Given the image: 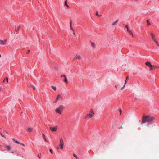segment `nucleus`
Wrapping results in <instances>:
<instances>
[{
  "mask_svg": "<svg viewBox=\"0 0 159 159\" xmlns=\"http://www.w3.org/2000/svg\"><path fill=\"white\" fill-rule=\"evenodd\" d=\"M20 144H21L23 146H25V145L24 144H23V143H20Z\"/></svg>",
  "mask_w": 159,
  "mask_h": 159,
  "instance_id": "36",
  "label": "nucleus"
},
{
  "mask_svg": "<svg viewBox=\"0 0 159 159\" xmlns=\"http://www.w3.org/2000/svg\"><path fill=\"white\" fill-rule=\"evenodd\" d=\"M66 6L67 7V8H68V9H70V7L68 6V5H67V6Z\"/></svg>",
  "mask_w": 159,
  "mask_h": 159,
  "instance_id": "38",
  "label": "nucleus"
},
{
  "mask_svg": "<svg viewBox=\"0 0 159 159\" xmlns=\"http://www.w3.org/2000/svg\"><path fill=\"white\" fill-rule=\"evenodd\" d=\"M52 131H55L56 130H51Z\"/></svg>",
  "mask_w": 159,
  "mask_h": 159,
  "instance_id": "42",
  "label": "nucleus"
},
{
  "mask_svg": "<svg viewBox=\"0 0 159 159\" xmlns=\"http://www.w3.org/2000/svg\"><path fill=\"white\" fill-rule=\"evenodd\" d=\"M61 99V100H62V98L60 94H58L56 100H58L59 99Z\"/></svg>",
  "mask_w": 159,
  "mask_h": 159,
  "instance_id": "10",
  "label": "nucleus"
},
{
  "mask_svg": "<svg viewBox=\"0 0 159 159\" xmlns=\"http://www.w3.org/2000/svg\"><path fill=\"white\" fill-rule=\"evenodd\" d=\"M20 26H19V27H18V29H17V31H18L19 30V29H20Z\"/></svg>",
  "mask_w": 159,
  "mask_h": 159,
  "instance_id": "35",
  "label": "nucleus"
},
{
  "mask_svg": "<svg viewBox=\"0 0 159 159\" xmlns=\"http://www.w3.org/2000/svg\"><path fill=\"white\" fill-rule=\"evenodd\" d=\"M128 32L130 34L132 35V36L133 37V36H134L132 32L131 31L129 30Z\"/></svg>",
  "mask_w": 159,
  "mask_h": 159,
  "instance_id": "17",
  "label": "nucleus"
},
{
  "mask_svg": "<svg viewBox=\"0 0 159 159\" xmlns=\"http://www.w3.org/2000/svg\"><path fill=\"white\" fill-rule=\"evenodd\" d=\"M60 144L59 146L60 147V148L61 149H63V146L64 145V143L63 142V140L62 138H61L60 140Z\"/></svg>",
  "mask_w": 159,
  "mask_h": 159,
  "instance_id": "4",
  "label": "nucleus"
},
{
  "mask_svg": "<svg viewBox=\"0 0 159 159\" xmlns=\"http://www.w3.org/2000/svg\"><path fill=\"white\" fill-rule=\"evenodd\" d=\"M64 5L66 6H67V0H66V1H65V3H64Z\"/></svg>",
  "mask_w": 159,
  "mask_h": 159,
  "instance_id": "25",
  "label": "nucleus"
},
{
  "mask_svg": "<svg viewBox=\"0 0 159 159\" xmlns=\"http://www.w3.org/2000/svg\"><path fill=\"white\" fill-rule=\"evenodd\" d=\"M64 109V106L63 105H60L58 108L55 109V111L57 113H58L59 114H61Z\"/></svg>",
  "mask_w": 159,
  "mask_h": 159,
  "instance_id": "2",
  "label": "nucleus"
},
{
  "mask_svg": "<svg viewBox=\"0 0 159 159\" xmlns=\"http://www.w3.org/2000/svg\"><path fill=\"white\" fill-rule=\"evenodd\" d=\"M28 129H31L30 128H29Z\"/></svg>",
  "mask_w": 159,
  "mask_h": 159,
  "instance_id": "47",
  "label": "nucleus"
},
{
  "mask_svg": "<svg viewBox=\"0 0 159 159\" xmlns=\"http://www.w3.org/2000/svg\"><path fill=\"white\" fill-rule=\"evenodd\" d=\"M129 79V76H127V77H126V79L125 80H126V81H127V80H128V79Z\"/></svg>",
  "mask_w": 159,
  "mask_h": 159,
  "instance_id": "34",
  "label": "nucleus"
},
{
  "mask_svg": "<svg viewBox=\"0 0 159 159\" xmlns=\"http://www.w3.org/2000/svg\"><path fill=\"white\" fill-rule=\"evenodd\" d=\"M118 86V85H115V87L116 89L117 88V86Z\"/></svg>",
  "mask_w": 159,
  "mask_h": 159,
  "instance_id": "39",
  "label": "nucleus"
},
{
  "mask_svg": "<svg viewBox=\"0 0 159 159\" xmlns=\"http://www.w3.org/2000/svg\"><path fill=\"white\" fill-rule=\"evenodd\" d=\"M82 59L81 57V56L79 55L78 54H77L74 57L73 59L74 60L78 59L79 60H80Z\"/></svg>",
  "mask_w": 159,
  "mask_h": 159,
  "instance_id": "5",
  "label": "nucleus"
},
{
  "mask_svg": "<svg viewBox=\"0 0 159 159\" xmlns=\"http://www.w3.org/2000/svg\"><path fill=\"white\" fill-rule=\"evenodd\" d=\"M72 21H71L70 24V28L71 30H73L74 29H73L72 26Z\"/></svg>",
  "mask_w": 159,
  "mask_h": 159,
  "instance_id": "18",
  "label": "nucleus"
},
{
  "mask_svg": "<svg viewBox=\"0 0 159 159\" xmlns=\"http://www.w3.org/2000/svg\"><path fill=\"white\" fill-rule=\"evenodd\" d=\"M73 32V34H74V35L75 36L76 35V33H75V30L74 29H73V30H72Z\"/></svg>",
  "mask_w": 159,
  "mask_h": 159,
  "instance_id": "23",
  "label": "nucleus"
},
{
  "mask_svg": "<svg viewBox=\"0 0 159 159\" xmlns=\"http://www.w3.org/2000/svg\"><path fill=\"white\" fill-rule=\"evenodd\" d=\"M127 81H126V80H125V84H124V86H123V87H122L121 88V90H122L123 89L125 88V85L127 83Z\"/></svg>",
  "mask_w": 159,
  "mask_h": 159,
  "instance_id": "16",
  "label": "nucleus"
},
{
  "mask_svg": "<svg viewBox=\"0 0 159 159\" xmlns=\"http://www.w3.org/2000/svg\"><path fill=\"white\" fill-rule=\"evenodd\" d=\"M73 156L74 157H76L77 159H78V157L76 156V155L75 154H73Z\"/></svg>",
  "mask_w": 159,
  "mask_h": 159,
  "instance_id": "24",
  "label": "nucleus"
},
{
  "mask_svg": "<svg viewBox=\"0 0 159 159\" xmlns=\"http://www.w3.org/2000/svg\"><path fill=\"white\" fill-rule=\"evenodd\" d=\"M150 35L151 36V37H152V40L154 41H156V40H157L155 38V35L153 34V33L152 32L150 33Z\"/></svg>",
  "mask_w": 159,
  "mask_h": 159,
  "instance_id": "8",
  "label": "nucleus"
},
{
  "mask_svg": "<svg viewBox=\"0 0 159 159\" xmlns=\"http://www.w3.org/2000/svg\"><path fill=\"white\" fill-rule=\"evenodd\" d=\"M58 127L57 126H56L53 127H50V129H57L58 128Z\"/></svg>",
  "mask_w": 159,
  "mask_h": 159,
  "instance_id": "15",
  "label": "nucleus"
},
{
  "mask_svg": "<svg viewBox=\"0 0 159 159\" xmlns=\"http://www.w3.org/2000/svg\"><path fill=\"white\" fill-rule=\"evenodd\" d=\"M91 45H92V47L94 48H95V44L93 43H91Z\"/></svg>",
  "mask_w": 159,
  "mask_h": 159,
  "instance_id": "19",
  "label": "nucleus"
},
{
  "mask_svg": "<svg viewBox=\"0 0 159 159\" xmlns=\"http://www.w3.org/2000/svg\"><path fill=\"white\" fill-rule=\"evenodd\" d=\"M4 147L6 148L7 150L8 151H10L11 150V148L10 145L5 146Z\"/></svg>",
  "mask_w": 159,
  "mask_h": 159,
  "instance_id": "11",
  "label": "nucleus"
},
{
  "mask_svg": "<svg viewBox=\"0 0 159 159\" xmlns=\"http://www.w3.org/2000/svg\"><path fill=\"white\" fill-rule=\"evenodd\" d=\"M1 134L2 136L4 137V136L1 133Z\"/></svg>",
  "mask_w": 159,
  "mask_h": 159,
  "instance_id": "41",
  "label": "nucleus"
},
{
  "mask_svg": "<svg viewBox=\"0 0 159 159\" xmlns=\"http://www.w3.org/2000/svg\"><path fill=\"white\" fill-rule=\"evenodd\" d=\"M96 15L97 16H99V17L101 16V15H99L97 13H96Z\"/></svg>",
  "mask_w": 159,
  "mask_h": 159,
  "instance_id": "31",
  "label": "nucleus"
},
{
  "mask_svg": "<svg viewBox=\"0 0 159 159\" xmlns=\"http://www.w3.org/2000/svg\"><path fill=\"white\" fill-rule=\"evenodd\" d=\"M31 130H29V132H31V131H32Z\"/></svg>",
  "mask_w": 159,
  "mask_h": 159,
  "instance_id": "43",
  "label": "nucleus"
},
{
  "mask_svg": "<svg viewBox=\"0 0 159 159\" xmlns=\"http://www.w3.org/2000/svg\"><path fill=\"white\" fill-rule=\"evenodd\" d=\"M125 27L127 28V31H129V30L128 28V27L127 25H126L125 26Z\"/></svg>",
  "mask_w": 159,
  "mask_h": 159,
  "instance_id": "22",
  "label": "nucleus"
},
{
  "mask_svg": "<svg viewBox=\"0 0 159 159\" xmlns=\"http://www.w3.org/2000/svg\"><path fill=\"white\" fill-rule=\"evenodd\" d=\"M156 66L155 65H151L149 67L150 68L149 70L150 71L152 70H153L155 69Z\"/></svg>",
  "mask_w": 159,
  "mask_h": 159,
  "instance_id": "9",
  "label": "nucleus"
},
{
  "mask_svg": "<svg viewBox=\"0 0 159 159\" xmlns=\"http://www.w3.org/2000/svg\"><path fill=\"white\" fill-rule=\"evenodd\" d=\"M12 140L14 141L16 143H17V144H20V143L19 142H18L15 139H14V138H13L12 139Z\"/></svg>",
  "mask_w": 159,
  "mask_h": 159,
  "instance_id": "13",
  "label": "nucleus"
},
{
  "mask_svg": "<svg viewBox=\"0 0 159 159\" xmlns=\"http://www.w3.org/2000/svg\"><path fill=\"white\" fill-rule=\"evenodd\" d=\"M7 39H5L4 41L0 40V44L1 45H5L7 42Z\"/></svg>",
  "mask_w": 159,
  "mask_h": 159,
  "instance_id": "7",
  "label": "nucleus"
},
{
  "mask_svg": "<svg viewBox=\"0 0 159 159\" xmlns=\"http://www.w3.org/2000/svg\"><path fill=\"white\" fill-rule=\"evenodd\" d=\"M41 155V154H40V155H38V157L39 158H41V157H40V155Z\"/></svg>",
  "mask_w": 159,
  "mask_h": 159,
  "instance_id": "37",
  "label": "nucleus"
},
{
  "mask_svg": "<svg viewBox=\"0 0 159 159\" xmlns=\"http://www.w3.org/2000/svg\"><path fill=\"white\" fill-rule=\"evenodd\" d=\"M147 22L148 25H148H150L151 24L148 20H147Z\"/></svg>",
  "mask_w": 159,
  "mask_h": 159,
  "instance_id": "21",
  "label": "nucleus"
},
{
  "mask_svg": "<svg viewBox=\"0 0 159 159\" xmlns=\"http://www.w3.org/2000/svg\"><path fill=\"white\" fill-rule=\"evenodd\" d=\"M43 136L44 137H44H45V135H44V134H43Z\"/></svg>",
  "mask_w": 159,
  "mask_h": 159,
  "instance_id": "44",
  "label": "nucleus"
},
{
  "mask_svg": "<svg viewBox=\"0 0 159 159\" xmlns=\"http://www.w3.org/2000/svg\"><path fill=\"white\" fill-rule=\"evenodd\" d=\"M154 118L153 116L143 115L142 117V124H144L146 122L153 123Z\"/></svg>",
  "mask_w": 159,
  "mask_h": 159,
  "instance_id": "1",
  "label": "nucleus"
},
{
  "mask_svg": "<svg viewBox=\"0 0 159 159\" xmlns=\"http://www.w3.org/2000/svg\"><path fill=\"white\" fill-rule=\"evenodd\" d=\"M119 111L120 112V115L121 114V113H122V110H121L120 109V110H119Z\"/></svg>",
  "mask_w": 159,
  "mask_h": 159,
  "instance_id": "29",
  "label": "nucleus"
},
{
  "mask_svg": "<svg viewBox=\"0 0 159 159\" xmlns=\"http://www.w3.org/2000/svg\"><path fill=\"white\" fill-rule=\"evenodd\" d=\"M61 77H63L64 78L63 80L64 81L66 84H68V80L66 76L64 75H61Z\"/></svg>",
  "mask_w": 159,
  "mask_h": 159,
  "instance_id": "6",
  "label": "nucleus"
},
{
  "mask_svg": "<svg viewBox=\"0 0 159 159\" xmlns=\"http://www.w3.org/2000/svg\"><path fill=\"white\" fill-rule=\"evenodd\" d=\"M30 52V51L29 50H28L27 52H26V54H29Z\"/></svg>",
  "mask_w": 159,
  "mask_h": 159,
  "instance_id": "28",
  "label": "nucleus"
},
{
  "mask_svg": "<svg viewBox=\"0 0 159 159\" xmlns=\"http://www.w3.org/2000/svg\"><path fill=\"white\" fill-rule=\"evenodd\" d=\"M44 140H45V141L46 142H47V139H46V138L45 137H44Z\"/></svg>",
  "mask_w": 159,
  "mask_h": 159,
  "instance_id": "32",
  "label": "nucleus"
},
{
  "mask_svg": "<svg viewBox=\"0 0 159 159\" xmlns=\"http://www.w3.org/2000/svg\"><path fill=\"white\" fill-rule=\"evenodd\" d=\"M6 80H7V82H8V78L7 77L6 78Z\"/></svg>",
  "mask_w": 159,
  "mask_h": 159,
  "instance_id": "33",
  "label": "nucleus"
},
{
  "mask_svg": "<svg viewBox=\"0 0 159 159\" xmlns=\"http://www.w3.org/2000/svg\"><path fill=\"white\" fill-rule=\"evenodd\" d=\"M30 87H33V89L34 90H35V89H36V88H35V87H34V86H32L31 85H30Z\"/></svg>",
  "mask_w": 159,
  "mask_h": 159,
  "instance_id": "27",
  "label": "nucleus"
},
{
  "mask_svg": "<svg viewBox=\"0 0 159 159\" xmlns=\"http://www.w3.org/2000/svg\"><path fill=\"white\" fill-rule=\"evenodd\" d=\"M51 87L54 90H56L57 88L56 87L54 86H52Z\"/></svg>",
  "mask_w": 159,
  "mask_h": 159,
  "instance_id": "20",
  "label": "nucleus"
},
{
  "mask_svg": "<svg viewBox=\"0 0 159 159\" xmlns=\"http://www.w3.org/2000/svg\"><path fill=\"white\" fill-rule=\"evenodd\" d=\"M118 19H117L116 20L113 22L112 24V25H116V23L118 22Z\"/></svg>",
  "mask_w": 159,
  "mask_h": 159,
  "instance_id": "14",
  "label": "nucleus"
},
{
  "mask_svg": "<svg viewBox=\"0 0 159 159\" xmlns=\"http://www.w3.org/2000/svg\"><path fill=\"white\" fill-rule=\"evenodd\" d=\"M145 64L148 66L149 67L152 65L151 64L150 62L149 61H147L145 63Z\"/></svg>",
  "mask_w": 159,
  "mask_h": 159,
  "instance_id": "12",
  "label": "nucleus"
},
{
  "mask_svg": "<svg viewBox=\"0 0 159 159\" xmlns=\"http://www.w3.org/2000/svg\"><path fill=\"white\" fill-rule=\"evenodd\" d=\"M155 43L157 44V46H159V44H158V41L156 40V41H154Z\"/></svg>",
  "mask_w": 159,
  "mask_h": 159,
  "instance_id": "26",
  "label": "nucleus"
},
{
  "mask_svg": "<svg viewBox=\"0 0 159 159\" xmlns=\"http://www.w3.org/2000/svg\"><path fill=\"white\" fill-rule=\"evenodd\" d=\"M57 101H58V100H56H56H55V101L54 102V103H56L57 102Z\"/></svg>",
  "mask_w": 159,
  "mask_h": 159,
  "instance_id": "40",
  "label": "nucleus"
},
{
  "mask_svg": "<svg viewBox=\"0 0 159 159\" xmlns=\"http://www.w3.org/2000/svg\"><path fill=\"white\" fill-rule=\"evenodd\" d=\"M94 115V113L93 109H91L89 113L87 114L84 117L85 119H88L92 117Z\"/></svg>",
  "mask_w": 159,
  "mask_h": 159,
  "instance_id": "3",
  "label": "nucleus"
},
{
  "mask_svg": "<svg viewBox=\"0 0 159 159\" xmlns=\"http://www.w3.org/2000/svg\"><path fill=\"white\" fill-rule=\"evenodd\" d=\"M11 153H14V152H11Z\"/></svg>",
  "mask_w": 159,
  "mask_h": 159,
  "instance_id": "48",
  "label": "nucleus"
},
{
  "mask_svg": "<svg viewBox=\"0 0 159 159\" xmlns=\"http://www.w3.org/2000/svg\"><path fill=\"white\" fill-rule=\"evenodd\" d=\"M4 82H5V80H4L3 81V83H4Z\"/></svg>",
  "mask_w": 159,
  "mask_h": 159,
  "instance_id": "46",
  "label": "nucleus"
},
{
  "mask_svg": "<svg viewBox=\"0 0 159 159\" xmlns=\"http://www.w3.org/2000/svg\"><path fill=\"white\" fill-rule=\"evenodd\" d=\"M57 149H59V146L57 147Z\"/></svg>",
  "mask_w": 159,
  "mask_h": 159,
  "instance_id": "45",
  "label": "nucleus"
},
{
  "mask_svg": "<svg viewBox=\"0 0 159 159\" xmlns=\"http://www.w3.org/2000/svg\"><path fill=\"white\" fill-rule=\"evenodd\" d=\"M50 152H51V153L52 154L53 153V152H52V149H50Z\"/></svg>",
  "mask_w": 159,
  "mask_h": 159,
  "instance_id": "30",
  "label": "nucleus"
}]
</instances>
